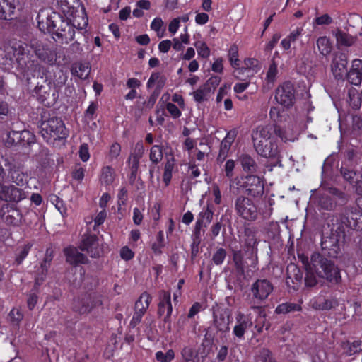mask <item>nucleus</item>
Listing matches in <instances>:
<instances>
[{
  "label": "nucleus",
  "mask_w": 362,
  "mask_h": 362,
  "mask_svg": "<svg viewBox=\"0 0 362 362\" xmlns=\"http://www.w3.org/2000/svg\"><path fill=\"white\" fill-rule=\"evenodd\" d=\"M305 269V284L306 286L313 287L322 279L332 284H338L341 280L339 268L331 260L324 257L318 252L311 255L310 259L303 255H298Z\"/></svg>",
  "instance_id": "obj_1"
},
{
  "label": "nucleus",
  "mask_w": 362,
  "mask_h": 362,
  "mask_svg": "<svg viewBox=\"0 0 362 362\" xmlns=\"http://www.w3.org/2000/svg\"><path fill=\"white\" fill-rule=\"evenodd\" d=\"M277 136L284 142L295 141L296 139L295 135L288 137L281 134L276 125H260L256 127L252 134L255 150L261 156L274 158L279 163L280 149L277 144Z\"/></svg>",
  "instance_id": "obj_2"
},
{
  "label": "nucleus",
  "mask_w": 362,
  "mask_h": 362,
  "mask_svg": "<svg viewBox=\"0 0 362 362\" xmlns=\"http://www.w3.org/2000/svg\"><path fill=\"white\" fill-rule=\"evenodd\" d=\"M312 192L310 202L315 204L320 211H333L337 206L344 205L347 202L346 195L336 188Z\"/></svg>",
  "instance_id": "obj_3"
},
{
  "label": "nucleus",
  "mask_w": 362,
  "mask_h": 362,
  "mask_svg": "<svg viewBox=\"0 0 362 362\" xmlns=\"http://www.w3.org/2000/svg\"><path fill=\"white\" fill-rule=\"evenodd\" d=\"M230 189L233 192L245 191L253 197L262 196L264 190L263 180L257 175H239L230 179Z\"/></svg>",
  "instance_id": "obj_4"
},
{
  "label": "nucleus",
  "mask_w": 362,
  "mask_h": 362,
  "mask_svg": "<svg viewBox=\"0 0 362 362\" xmlns=\"http://www.w3.org/2000/svg\"><path fill=\"white\" fill-rule=\"evenodd\" d=\"M40 129L43 139L52 145L66 139L69 135L63 121L56 117L42 118Z\"/></svg>",
  "instance_id": "obj_5"
},
{
  "label": "nucleus",
  "mask_w": 362,
  "mask_h": 362,
  "mask_svg": "<svg viewBox=\"0 0 362 362\" xmlns=\"http://www.w3.org/2000/svg\"><path fill=\"white\" fill-rule=\"evenodd\" d=\"M88 25V18L85 14L81 16L76 17L72 23H70L63 18L56 27V30L53 33V38L56 41L62 43H68L71 41L75 35L74 28L83 30Z\"/></svg>",
  "instance_id": "obj_6"
},
{
  "label": "nucleus",
  "mask_w": 362,
  "mask_h": 362,
  "mask_svg": "<svg viewBox=\"0 0 362 362\" xmlns=\"http://www.w3.org/2000/svg\"><path fill=\"white\" fill-rule=\"evenodd\" d=\"M236 214L243 220L255 221L258 218L259 210L258 206L251 198L239 195L235 200Z\"/></svg>",
  "instance_id": "obj_7"
},
{
  "label": "nucleus",
  "mask_w": 362,
  "mask_h": 362,
  "mask_svg": "<svg viewBox=\"0 0 362 362\" xmlns=\"http://www.w3.org/2000/svg\"><path fill=\"white\" fill-rule=\"evenodd\" d=\"M37 18L40 30L44 33H48L53 35L62 17L55 12L49 13L42 11Z\"/></svg>",
  "instance_id": "obj_8"
},
{
  "label": "nucleus",
  "mask_w": 362,
  "mask_h": 362,
  "mask_svg": "<svg viewBox=\"0 0 362 362\" xmlns=\"http://www.w3.org/2000/svg\"><path fill=\"white\" fill-rule=\"evenodd\" d=\"M275 100L281 105L288 107L295 101L294 88L291 83L285 82L276 90Z\"/></svg>",
  "instance_id": "obj_9"
},
{
  "label": "nucleus",
  "mask_w": 362,
  "mask_h": 362,
  "mask_svg": "<svg viewBox=\"0 0 362 362\" xmlns=\"http://www.w3.org/2000/svg\"><path fill=\"white\" fill-rule=\"evenodd\" d=\"M0 216L2 221L8 226H18L22 221L21 211L8 204H6L1 207Z\"/></svg>",
  "instance_id": "obj_10"
},
{
  "label": "nucleus",
  "mask_w": 362,
  "mask_h": 362,
  "mask_svg": "<svg viewBox=\"0 0 362 362\" xmlns=\"http://www.w3.org/2000/svg\"><path fill=\"white\" fill-rule=\"evenodd\" d=\"M272 291V284L266 279H258L251 286L252 295L258 300H265Z\"/></svg>",
  "instance_id": "obj_11"
},
{
  "label": "nucleus",
  "mask_w": 362,
  "mask_h": 362,
  "mask_svg": "<svg viewBox=\"0 0 362 362\" xmlns=\"http://www.w3.org/2000/svg\"><path fill=\"white\" fill-rule=\"evenodd\" d=\"M321 247L325 255L334 258L340 252L339 239L334 233L330 236H324L321 240Z\"/></svg>",
  "instance_id": "obj_12"
},
{
  "label": "nucleus",
  "mask_w": 362,
  "mask_h": 362,
  "mask_svg": "<svg viewBox=\"0 0 362 362\" xmlns=\"http://www.w3.org/2000/svg\"><path fill=\"white\" fill-rule=\"evenodd\" d=\"M260 69L258 60L253 58H248L245 59L244 66L241 68L238 66L236 70H234V76L237 78L241 79L243 76L247 78L253 76L258 72Z\"/></svg>",
  "instance_id": "obj_13"
},
{
  "label": "nucleus",
  "mask_w": 362,
  "mask_h": 362,
  "mask_svg": "<svg viewBox=\"0 0 362 362\" xmlns=\"http://www.w3.org/2000/svg\"><path fill=\"white\" fill-rule=\"evenodd\" d=\"M235 320L236 324L233 332L236 337L243 339L246 330L252 326V318L250 315H244L239 312L236 315Z\"/></svg>",
  "instance_id": "obj_14"
},
{
  "label": "nucleus",
  "mask_w": 362,
  "mask_h": 362,
  "mask_svg": "<svg viewBox=\"0 0 362 362\" xmlns=\"http://www.w3.org/2000/svg\"><path fill=\"white\" fill-rule=\"evenodd\" d=\"M80 248L81 250L86 251L91 257H99L102 252V248L95 235L85 237L80 245Z\"/></svg>",
  "instance_id": "obj_15"
},
{
  "label": "nucleus",
  "mask_w": 362,
  "mask_h": 362,
  "mask_svg": "<svg viewBox=\"0 0 362 362\" xmlns=\"http://www.w3.org/2000/svg\"><path fill=\"white\" fill-rule=\"evenodd\" d=\"M31 48L41 61L49 64H52L55 62V53L48 47L34 42L31 44Z\"/></svg>",
  "instance_id": "obj_16"
},
{
  "label": "nucleus",
  "mask_w": 362,
  "mask_h": 362,
  "mask_svg": "<svg viewBox=\"0 0 362 362\" xmlns=\"http://www.w3.org/2000/svg\"><path fill=\"white\" fill-rule=\"evenodd\" d=\"M347 78L350 83L360 86L362 83V60L356 59L353 60L351 67L347 74Z\"/></svg>",
  "instance_id": "obj_17"
},
{
  "label": "nucleus",
  "mask_w": 362,
  "mask_h": 362,
  "mask_svg": "<svg viewBox=\"0 0 362 362\" xmlns=\"http://www.w3.org/2000/svg\"><path fill=\"white\" fill-rule=\"evenodd\" d=\"M339 305L336 298L326 299L322 296L313 298L310 301V306L315 310H328Z\"/></svg>",
  "instance_id": "obj_18"
},
{
  "label": "nucleus",
  "mask_w": 362,
  "mask_h": 362,
  "mask_svg": "<svg viewBox=\"0 0 362 362\" xmlns=\"http://www.w3.org/2000/svg\"><path fill=\"white\" fill-rule=\"evenodd\" d=\"M347 59L346 57L341 54L334 58L332 64V71L334 77L341 79L346 73Z\"/></svg>",
  "instance_id": "obj_19"
},
{
  "label": "nucleus",
  "mask_w": 362,
  "mask_h": 362,
  "mask_svg": "<svg viewBox=\"0 0 362 362\" xmlns=\"http://www.w3.org/2000/svg\"><path fill=\"white\" fill-rule=\"evenodd\" d=\"M173 311L170 293L167 291H161L160 293V303L158 305V315H163L166 312V316L165 317V321L167 322L170 318Z\"/></svg>",
  "instance_id": "obj_20"
},
{
  "label": "nucleus",
  "mask_w": 362,
  "mask_h": 362,
  "mask_svg": "<svg viewBox=\"0 0 362 362\" xmlns=\"http://www.w3.org/2000/svg\"><path fill=\"white\" fill-rule=\"evenodd\" d=\"M214 324L217 329L221 332L229 329L230 315L227 310H221L214 313Z\"/></svg>",
  "instance_id": "obj_21"
},
{
  "label": "nucleus",
  "mask_w": 362,
  "mask_h": 362,
  "mask_svg": "<svg viewBox=\"0 0 362 362\" xmlns=\"http://www.w3.org/2000/svg\"><path fill=\"white\" fill-rule=\"evenodd\" d=\"M9 174L12 182L18 186L23 187L28 185L30 175L27 170L19 167H14L10 170Z\"/></svg>",
  "instance_id": "obj_22"
},
{
  "label": "nucleus",
  "mask_w": 362,
  "mask_h": 362,
  "mask_svg": "<svg viewBox=\"0 0 362 362\" xmlns=\"http://www.w3.org/2000/svg\"><path fill=\"white\" fill-rule=\"evenodd\" d=\"M17 6L16 0H0V19L12 18Z\"/></svg>",
  "instance_id": "obj_23"
},
{
  "label": "nucleus",
  "mask_w": 362,
  "mask_h": 362,
  "mask_svg": "<svg viewBox=\"0 0 362 362\" xmlns=\"http://www.w3.org/2000/svg\"><path fill=\"white\" fill-rule=\"evenodd\" d=\"M237 135L238 131L235 129L229 131L226 134L225 138L223 139L221 144L219 157H223L224 159L227 156L230 146L234 142Z\"/></svg>",
  "instance_id": "obj_24"
},
{
  "label": "nucleus",
  "mask_w": 362,
  "mask_h": 362,
  "mask_svg": "<svg viewBox=\"0 0 362 362\" xmlns=\"http://www.w3.org/2000/svg\"><path fill=\"white\" fill-rule=\"evenodd\" d=\"M66 261L71 264H83L86 262V257L80 253L76 247H69L64 249Z\"/></svg>",
  "instance_id": "obj_25"
},
{
  "label": "nucleus",
  "mask_w": 362,
  "mask_h": 362,
  "mask_svg": "<svg viewBox=\"0 0 362 362\" xmlns=\"http://www.w3.org/2000/svg\"><path fill=\"white\" fill-rule=\"evenodd\" d=\"M144 152V148L142 142H138L135 145L134 152L131 154L129 157L130 168L132 173L137 171L139 160L141 158Z\"/></svg>",
  "instance_id": "obj_26"
},
{
  "label": "nucleus",
  "mask_w": 362,
  "mask_h": 362,
  "mask_svg": "<svg viewBox=\"0 0 362 362\" xmlns=\"http://www.w3.org/2000/svg\"><path fill=\"white\" fill-rule=\"evenodd\" d=\"M115 179V170L109 165L102 168L100 175V182L105 187L110 186L113 184Z\"/></svg>",
  "instance_id": "obj_27"
},
{
  "label": "nucleus",
  "mask_w": 362,
  "mask_h": 362,
  "mask_svg": "<svg viewBox=\"0 0 362 362\" xmlns=\"http://www.w3.org/2000/svg\"><path fill=\"white\" fill-rule=\"evenodd\" d=\"M213 215L214 211L212 206L208 203L206 209H204L203 211L199 214V217L196 222V230H199L204 222H205L206 224H209L212 220Z\"/></svg>",
  "instance_id": "obj_28"
},
{
  "label": "nucleus",
  "mask_w": 362,
  "mask_h": 362,
  "mask_svg": "<svg viewBox=\"0 0 362 362\" xmlns=\"http://www.w3.org/2000/svg\"><path fill=\"white\" fill-rule=\"evenodd\" d=\"M90 68L88 63H79L74 64L71 68V74L80 79H86L90 74Z\"/></svg>",
  "instance_id": "obj_29"
},
{
  "label": "nucleus",
  "mask_w": 362,
  "mask_h": 362,
  "mask_svg": "<svg viewBox=\"0 0 362 362\" xmlns=\"http://www.w3.org/2000/svg\"><path fill=\"white\" fill-rule=\"evenodd\" d=\"M238 161L244 171L247 173H255L257 170V164L255 160L247 154H242L238 158Z\"/></svg>",
  "instance_id": "obj_30"
},
{
  "label": "nucleus",
  "mask_w": 362,
  "mask_h": 362,
  "mask_svg": "<svg viewBox=\"0 0 362 362\" xmlns=\"http://www.w3.org/2000/svg\"><path fill=\"white\" fill-rule=\"evenodd\" d=\"M175 163V162L173 157L168 158L165 163L163 173V181L165 186H168L170 182Z\"/></svg>",
  "instance_id": "obj_31"
},
{
  "label": "nucleus",
  "mask_w": 362,
  "mask_h": 362,
  "mask_svg": "<svg viewBox=\"0 0 362 362\" xmlns=\"http://www.w3.org/2000/svg\"><path fill=\"white\" fill-rule=\"evenodd\" d=\"M165 81L166 78L163 75L158 72H153L147 82V87L148 88L156 87L160 89L165 86Z\"/></svg>",
  "instance_id": "obj_32"
},
{
  "label": "nucleus",
  "mask_w": 362,
  "mask_h": 362,
  "mask_svg": "<svg viewBox=\"0 0 362 362\" xmlns=\"http://www.w3.org/2000/svg\"><path fill=\"white\" fill-rule=\"evenodd\" d=\"M317 46L320 53L323 56L329 54L332 50V44L326 36L320 37L317 40Z\"/></svg>",
  "instance_id": "obj_33"
},
{
  "label": "nucleus",
  "mask_w": 362,
  "mask_h": 362,
  "mask_svg": "<svg viewBox=\"0 0 362 362\" xmlns=\"http://www.w3.org/2000/svg\"><path fill=\"white\" fill-rule=\"evenodd\" d=\"M181 362H195L198 351L192 346H186L181 350Z\"/></svg>",
  "instance_id": "obj_34"
},
{
  "label": "nucleus",
  "mask_w": 362,
  "mask_h": 362,
  "mask_svg": "<svg viewBox=\"0 0 362 362\" xmlns=\"http://www.w3.org/2000/svg\"><path fill=\"white\" fill-rule=\"evenodd\" d=\"M210 92L211 89L209 83H205L191 93V95H193L194 100L196 102L201 103L207 99Z\"/></svg>",
  "instance_id": "obj_35"
},
{
  "label": "nucleus",
  "mask_w": 362,
  "mask_h": 362,
  "mask_svg": "<svg viewBox=\"0 0 362 362\" xmlns=\"http://www.w3.org/2000/svg\"><path fill=\"white\" fill-rule=\"evenodd\" d=\"M151 296L146 292L143 293L135 303V310L143 311L145 313L151 301Z\"/></svg>",
  "instance_id": "obj_36"
},
{
  "label": "nucleus",
  "mask_w": 362,
  "mask_h": 362,
  "mask_svg": "<svg viewBox=\"0 0 362 362\" xmlns=\"http://www.w3.org/2000/svg\"><path fill=\"white\" fill-rule=\"evenodd\" d=\"M335 37L337 44L344 46H351L354 44L355 39L350 35L341 30L337 31Z\"/></svg>",
  "instance_id": "obj_37"
},
{
  "label": "nucleus",
  "mask_w": 362,
  "mask_h": 362,
  "mask_svg": "<svg viewBox=\"0 0 362 362\" xmlns=\"http://www.w3.org/2000/svg\"><path fill=\"white\" fill-rule=\"evenodd\" d=\"M341 173L344 177V178L349 181L351 185L356 183V192L358 194H362V191L360 189L359 182L355 180V177H356V173L352 170H349L345 168H341Z\"/></svg>",
  "instance_id": "obj_38"
},
{
  "label": "nucleus",
  "mask_w": 362,
  "mask_h": 362,
  "mask_svg": "<svg viewBox=\"0 0 362 362\" xmlns=\"http://www.w3.org/2000/svg\"><path fill=\"white\" fill-rule=\"evenodd\" d=\"M163 148L159 145H154L151 147L149 153L150 160L153 164H158L163 159Z\"/></svg>",
  "instance_id": "obj_39"
},
{
  "label": "nucleus",
  "mask_w": 362,
  "mask_h": 362,
  "mask_svg": "<svg viewBox=\"0 0 362 362\" xmlns=\"http://www.w3.org/2000/svg\"><path fill=\"white\" fill-rule=\"evenodd\" d=\"M301 310L300 304L293 303H285L280 304L276 308L277 313H287L292 311H299Z\"/></svg>",
  "instance_id": "obj_40"
},
{
  "label": "nucleus",
  "mask_w": 362,
  "mask_h": 362,
  "mask_svg": "<svg viewBox=\"0 0 362 362\" xmlns=\"http://www.w3.org/2000/svg\"><path fill=\"white\" fill-rule=\"evenodd\" d=\"M194 46L196 47L199 57L206 59L210 56V49L205 42L202 40H197L194 43Z\"/></svg>",
  "instance_id": "obj_41"
},
{
  "label": "nucleus",
  "mask_w": 362,
  "mask_h": 362,
  "mask_svg": "<svg viewBox=\"0 0 362 362\" xmlns=\"http://www.w3.org/2000/svg\"><path fill=\"white\" fill-rule=\"evenodd\" d=\"M165 246L164 234L163 231H159L157 234L156 241L153 243L151 249L154 254L160 255L162 249Z\"/></svg>",
  "instance_id": "obj_42"
},
{
  "label": "nucleus",
  "mask_w": 362,
  "mask_h": 362,
  "mask_svg": "<svg viewBox=\"0 0 362 362\" xmlns=\"http://www.w3.org/2000/svg\"><path fill=\"white\" fill-rule=\"evenodd\" d=\"M228 58L231 66L236 70L238 68L239 59H238V48L237 45H232L228 51Z\"/></svg>",
  "instance_id": "obj_43"
},
{
  "label": "nucleus",
  "mask_w": 362,
  "mask_h": 362,
  "mask_svg": "<svg viewBox=\"0 0 362 362\" xmlns=\"http://www.w3.org/2000/svg\"><path fill=\"white\" fill-rule=\"evenodd\" d=\"M34 93L38 100L43 102L49 95V88L45 86L39 85L37 83L34 88Z\"/></svg>",
  "instance_id": "obj_44"
},
{
  "label": "nucleus",
  "mask_w": 362,
  "mask_h": 362,
  "mask_svg": "<svg viewBox=\"0 0 362 362\" xmlns=\"http://www.w3.org/2000/svg\"><path fill=\"white\" fill-rule=\"evenodd\" d=\"M156 358L159 362H171L175 358V352L168 349L165 353L158 351L156 353Z\"/></svg>",
  "instance_id": "obj_45"
},
{
  "label": "nucleus",
  "mask_w": 362,
  "mask_h": 362,
  "mask_svg": "<svg viewBox=\"0 0 362 362\" xmlns=\"http://www.w3.org/2000/svg\"><path fill=\"white\" fill-rule=\"evenodd\" d=\"M35 142V136L29 130L21 131V145H31Z\"/></svg>",
  "instance_id": "obj_46"
},
{
  "label": "nucleus",
  "mask_w": 362,
  "mask_h": 362,
  "mask_svg": "<svg viewBox=\"0 0 362 362\" xmlns=\"http://www.w3.org/2000/svg\"><path fill=\"white\" fill-rule=\"evenodd\" d=\"M7 146H13L14 144H21V131H11L7 134L5 139Z\"/></svg>",
  "instance_id": "obj_47"
},
{
  "label": "nucleus",
  "mask_w": 362,
  "mask_h": 362,
  "mask_svg": "<svg viewBox=\"0 0 362 362\" xmlns=\"http://www.w3.org/2000/svg\"><path fill=\"white\" fill-rule=\"evenodd\" d=\"M32 245L30 243L25 244L23 246V247L19 250V252L16 254V262L18 264L22 263V262L28 256Z\"/></svg>",
  "instance_id": "obj_48"
},
{
  "label": "nucleus",
  "mask_w": 362,
  "mask_h": 362,
  "mask_svg": "<svg viewBox=\"0 0 362 362\" xmlns=\"http://www.w3.org/2000/svg\"><path fill=\"white\" fill-rule=\"evenodd\" d=\"M121 153V146L119 143L115 142L110 146L107 154L110 160H116Z\"/></svg>",
  "instance_id": "obj_49"
},
{
  "label": "nucleus",
  "mask_w": 362,
  "mask_h": 362,
  "mask_svg": "<svg viewBox=\"0 0 362 362\" xmlns=\"http://www.w3.org/2000/svg\"><path fill=\"white\" fill-rule=\"evenodd\" d=\"M344 349L346 354L351 356L362 350V341H355L352 344H347Z\"/></svg>",
  "instance_id": "obj_50"
},
{
  "label": "nucleus",
  "mask_w": 362,
  "mask_h": 362,
  "mask_svg": "<svg viewBox=\"0 0 362 362\" xmlns=\"http://www.w3.org/2000/svg\"><path fill=\"white\" fill-rule=\"evenodd\" d=\"M258 241L255 238V235L252 232H247V238L245 239V244L247 247H250L252 249V251L256 254L257 249Z\"/></svg>",
  "instance_id": "obj_51"
},
{
  "label": "nucleus",
  "mask_w": 362,
  "mask_h": 362,
  "mask_svg": "<svg viewBox=\"0 0 362 362\" xmlns=\"http://www.w3.org/2000/svg\"><path fill=\"white\" fill-rule=\"evenodd\" d=\"M277 73V64L274 62H272L267 73L266 78L268 83H274L276 79Z\"/></svg>",
  "instance_id": "obj_52"
},
{
  "label": "nucleus",
  "mask_w": 362,
  "mask_h": 362,
  "mask_svg": "<svg viewBox=\"0 0 362 362\" xmlns=\"http://www.w3.org/2000/svg\"><path fill=\"white\" fill-rule=\"evenodd\" d=\"M211 190L214 196V203L217 205H219L222 200L221 192L219 186L216 183H214L211 187Z\"/></svg>",
  "instance_id": "obj_53"
},
{
  "label": "nucleus",
  "mask_w": 362,
  "mask_h": 362,
  "mask_svg": "<svg viewBox=\"0 0 362 362\" xmlns=\"http://www.w3.org/2000/svg\"><path fill=\"white\" fill-rule=\"evenodd\" d=\"M79 158L83 162H86L90 158L89 148L87 144H82L78 151Z\"/></svg>",
  "instance_id": "obj_54"
},
{
  "label": "nucleus",
  "mask_w": 362,
  "mask_h": 362,
  "mask_svg": "<svg viewBox=\"0 0 362 362\" xmlns=\"http://www.w3.org/2000/svg\"><path fill=\"white\" fill-rule=\"evenodd\" d=\"M226 256V252L224 249H218L213 255V262L216 264H221Z\"/></svg>",
  "instance_id": "obj_55"
},
{
  "label": "nucleus",
  "mask_w": 362,
  "mask_h": 362,
  "mask_svg": "<svg viewBox=\"0 0 362 362\" xmlns=\"http://www.w3.org/2000/svg\"><path fill=\"white\" fill-rule=\"evenodd\" d=\"M166 109L170 115L175 119L179 118L182 115L178 107L173 103H168L166 104Z\"/></svg>",
  "instance_id": "obj_56"
},
{
  "label": "nucleus",
  "mask_w": 362,
  "mask_h": 362,
  "mask_svg": "<svg viewBox=\"0 0 362 362\" xmlns=\"http://www.w3.org/2000/svg\"><path fill=\"white\" fill-rule=\"evenodd\" d=\"M119 255L120 257L125 261H129L134 257V252L128 246L122 247Z\"/></svg>",
  "instance_id": "obj_57"
},
{
  "label": "nucleus",
  "mask_w": 362,
  "mask_h": 362,
  "mask_svg": "<svg viewBox=\"0 0 362 362\" xmlns=\"http://www.w3.org/2000/svg\"><path fill=\"white\" fill-rule=\"evenodd\" d=\"M164 25V23L163 21V20L160 18H155L151 23V28L156 31L158 34V35L161 37H163V35H159V32L160 31L161 28H163Z\"/></svg>",
  "instance_id": "obj_58"
},
{
  "label": "nucleus",
  "mask_w": 362,
  "mask_h": 362,
  "mask_svg": "<svg viewBox=\"0 0 362 362\" xmlns=\"http://www.w3.org/2000/svg\"><path fill=\"white\" fill-rule=\"evenodd\" d=\"M50 262H51V258L49 257L48 256L45 257L43 262L41 264L42 276L37 278V284H39V281H42L43 276H45L47 274V273L48 272V269L50 266Z\"/></svg>",
  "instance_id": "obj_59"
},
{
  "label": "nucleus",
  "mask_w": 362,
  "mask_h": 362,
  "mask_svg": "<svg viewBox=\"0 0 362 362\" xmlns=\"http://www.w3.org/2000/svg\"><path fill=\"white\" fill-rule=\"evenodd\" d=\"M11 320L16 323H18L23 317V313L20 309L13 308L9 313Z\"/></svg>",
  "instance_id": "obj_60"
},
{
  "label": "nucleus",
  "mask_w": 362,
  "mask_h": 362,
  "mask_svg": "<svg viewBox=\"0 0 362 362\" xmlns=\"http://www.w3.org/2000/svg\"><path fill=\"white\" fill-rule=\"evenodd\" d=\"M235 168V161L233 160H228L224 166V170L226 176L228 178H231L233 175V170Z\"/></svg>",
  "instance_id": "obj_61"
},
{
  "label": "nucleus",
  "mask_w": 362,
  "mask_h": 362,
  "mask_svg": "<svg viewBox=\"0 0 362 362\" xmlns=\"http://www.w3.org/2000/svg\"><path fill=\"white\" fill-rule=\"evenodd\" d=\"M259 356L263 362H276L268 349H262Z\"/></svg>",
  "instance_id": "obj_62"
},
{
  "label": "nucleus",
  "mask_w": 362,
  "mask_h": 362,
  "mask_svg": "<svg viewBox=\"0 0 362 362\" xmlns=\"http://www.w3.org/2000/svg\"><path fill=\"white\" fill-rule=\"evenodd\" d=\"M144 315V313H143V311L135 310L133 317L130 321V325L132 327H136L141 322Z\"/></svg>",
  "instance_id": "obj_63"
},
{
  "label": "nucleus",
  "mask_w": 362,
  "mask_h": 362,
  "mask_svg": "<svg viewBox=\"0 0 362 362\" xmlns=\"http://www.w3.org/2000/svg\"><path fill=\"white\" fill-rule=\"evenodd\" d=\"M211 69L214 72L222 73L223 70V59L217 58L214 60L211 66Z\"/></svg>",
  "instance_id": "obj_64"
}]
</instances>
